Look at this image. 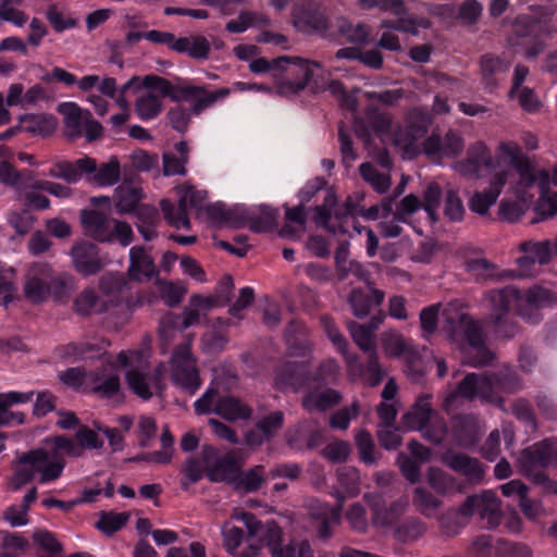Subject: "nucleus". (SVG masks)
Here are the masks:
<instances>
[{
  "instance_id": "60",
  "label": "nucleus",
  "mask_w": 557,
  "mask_h": 557,
  "mask_svg": "<svg viewBox=\"0 0 557 557\" xmlns=\"http://www.w3.org/2000/svg\"><path fill=\"white\" fill-rule=\"evenodd\" d=\"M40 190L37 187L24 186L17 193L21 198L24 199V205L27 208H34L37 210H46L50 207V200L38 193Z\"/></svg>"
},
{
  "instance_id": "7",
  "label": "nucleus",
  "mask_w": 557,
  "mask_h": 557,
  "mask_svg": "<svg viewBox=\"0 0 557 557\" xmlns=\"http://www.w3.org/2000/svg\"><path fill=\"white\" fill-rule=\"evenodd\" d=\"M491 302L490 318L495 326L498 336L511 338L519 326L515 318L510 314L511 307L519 298V292L515 287L508 286L502 289L491 290L487 294Z\"/></svg>"
},
{
  "instance_id": "20",
  "label": "nucleus",
  "mask_w": 557,
  "mask_h": 557,
  "mask_svg": "<svg viewBox=\"0 0 557 557\" xmlns=\"http://www.w3.org/2000/svg\"><path fill=\"white\" fill-rule=\"evenodd\" d=\"M512 175V170L498 169L490 182L488 189L475 193L469 200V208L472 212L484 215L488 209L496 202L504 186Z\"/></svg>"
},
{
  "instance_id": "52",
  "label": "nucleus",
  "mask_w": 557,
  "mask_h": 557,
  "mask_svg": "<svg viewBox=\"0 0 557 557\" xmlns=\"http://www.w3.org/2000/svg\"><path fill=\"white\" fill-rule=\"evenodd\" d=\"M519 249L522 252L531 253L532 258L541 264L546 265L552 261L549 245L547 239L533 242L528 240L520 244Z\"/></svg>"
},
{
  "instance_id": "14",
  "label": "nucleus",
  "mask_w": 557,
  "mask_h": 557,
  "mask_svg": "<svg viewBox=\"0 0 557 557\" xmlns=\"http://www.w3.org/2000/svg\"><path fill=\"white\" fill-rule=\"evenodd\" d=\"M513 169L509 163L508 166L503 168L499 163L493 166V157L487 146L482 141H476L469 146L467 157L454 164V170L460 175L469 178L480 177L481 169Z\"/></svg>"
},
{
  "instance_id": "64",
  "label": "nucleus",
  "mask_w": 557,
  "mask_h": 557,
  "mask_svg": "<svg viewBox=\"0 0 557 557\" xmlns=\"http://www.w3.org/2000/svg\"><path fill=\"white\" fill-rule=\"evenodd\" d=\"M535 211L540 215V219L533 220V223L554 216L557 213V193L549 195L547 190L541 191Z\"/></svg>"
},
{
  "instance_id": "15",
  "label": "nucleus",
  "mask_w": 557,
  "mask_h": 557,
  "mask_svg": "<svg viewBox=\"0 0 557 557\" xmlns=\"http://www.w3.org/2000/svg\"><path fill=\"white\" fill-rule=\"evenodd\" d=\"M202 458L207 475L212 482H227L234 484L238 479L239 465L231 454L218 456L211 446L202 448Z\"/></svg>"
},
{
  "instance_id": "2",
  "label": "nucleus",
  "mask_w": 557,
  "mask_h": 557,
  "mask_svg": "<svg viewBox=\"0 0 557 557\" xmlns=\"http://www.w3.org/2000/svg\"><path fill=\"white\" fill-rule=\"evenodd\" d=\"M443 314L445 319L443 331L450 342L460 347L468 345L474 351V356L470 357V364L473 367L490 364L495 356L485 346L481 325L469 314L454 307L446 308Z\"/></svg>"
},
{
  "instance_id": "49",
  "label": "nucleus",
  "mask_w": 557,
  "mask_h": 557,
  "mask_svg": "<svg viewBox=\"0 0 557 557\" xmlns=\"http://www.w3.org/2000/svg\"><path fill=\"white\" fill-rule=\"evenodd\" d=\"M525 301L536 308L550 307L557 304V294L543 286H533L527 290Z\"/></svg>"
},
{
  "instance_id": "28",
  "label": "nucleus",
  "mask_w": 557,
  "mask_h": 557,
  "mask_svg": "<svg viewBox=\"0 0 557 557\" xmlns=\"http://www.w3.org/2000/svg\"><path fill=\"white\" fill-rule=\"evenodd\" d=\"M381 322V318H372L371 321L366 324L356 322H349L347 324L350 336L363 352L371 354V351H376L374 331L379 327Z\"/></svg>"
},
{
  "instance_id": "24",
  "label": "nucleus",
  "mask_w": 557,
  "mask_h": 557,
  "mask_svg": "<svg viewBox=\"0 0 557 557\" xmlns=\"http://www.w3.org/2000/svg\"><path fill=\"white\" fill-rule=\"evenodd\" d=\"M71 256L75 270L85 276L100 272L103 267L97 245L90 242L83 240L75 244Z\"/></svg>"
},
{
  "instance_id": "58",
  "label": "nucleus",
  "mask_w": 557,
  "mask_h": 557,
  "mask_svg": "<svg viewBox=\"0 0 557 557\" xmlns=\"http://www.w3.org/2000/svg\"><path fill=\"white\" fill-rule=\"evenodd\" d=\"M355 441L359 450L360 459L367 465L375 463L374 442L371 434L366 430H360L356 434Z\"/></svg>"
},
{
  "instance_id": "43",
  "label": "nucleus",
  "mask_w": 557,
  "mask_h": 557,
  "mask_svg": "<svg viewBox=\"0 0 557 557\" xmlns=\"http://www.w3.org/2000/svg\"><path fill=\"white\" fill-rule=\"evenodd\" d=\"M89 175H91L89 181L98 186H112L120 180V163L116 159H111L100 166L97 165V170Z\"/></svg>"
},
{
  "instance_id": "1",
  "label": "nucleus",
  "mask_w": 557,
  "mask_h": 557,
  "mask_svg": "<svg viewBox=\"0 0 557 557\" xmlns=\"http://www.w3.org/2000/svg\"><path fill=\"white\" fill-rule=\"evenodd\" d=\"M74 288V278L65 272H55L49 263L35 262L25 273L23 295L32 305H41L49 298L65 302Z\"/></svg>"
},
{
  "instance_id": "18",
  "label": "nucleus",
  "mask_w": 557,
  "mask_h": 557,
  "mask_svg": "<svg viewBox=\"0 0 557 557\" xmlns=\"http://www.w3.org/2000/svg\"><path fill=\"white\" fill-rule=\"evenodd\" d=\"M364 497L372 512L371 521L377 528L392 525L406 511L409 504L406 497L394 500L388 505L381 495L367 494Z\"/></svg>"
},
{
  "instance_id": "16",
  "label": "nucleus",
  "mask_w": 557,
  "mask_h": 557,
  "mask_svg": "<svg viewBox=\"0 0 557 557\" xmlns=\"http://www.w3.org/2000/svg\"><path fill=\"white\" fill-rule=\"evenodd\" d=\"M294 26L306 34H324L329 23L324 9L317 2H305L293 9Z\"/></svg>"
},
{
  "instance_id": "45",
  "label": "nucleus",
  "mask_w": 557,
  "mask_h": 557,
  "mask_svg": "<svg viewBox=\"0 0 557 557\" xmlns=\"http://www.w3.org/2000/svg\"><path fill=\"white\" fill-rule=\"evenodd\" d=\"M264 472L265 468L263 466H256L242 474L238 472V479L234 484L246 493L256 492L265 481Z\"/></svg>"
},
{
  "instance_id": "56",
  "label": "nucleus",
  "mask_w": 557,
  "mask_h": 557,
  "mask_svg": "<svg viewBox=\"0 0 557 557\" xmlns=\"http://www.w3.org/2000/svg\"><path fill=\"white\" fill-rule=\"evenodd\" d=\"M157 283L160 286V296L162 300L165 302V305L169 307L177 306L182 301L184 295L187 292L184 286L174 284L172 282H164L158 280Z\"/></svg>"
},
{
  "instance_id": "34",
  "label": "nucleus",
  "mask_w": 557,
  "mask_h": 557,
  "mask_svg": "<svg viewBox=\"0 0 557 557\" xmlns=\"http://www.w3.org/2000/svg\"><path fill=\"white\" fill-rule=\"evenodd\" d=\"M397 16L396 21L384 18L380 23V27H388L394 28L397 32H403L407 34H411L417 36L419 34V28H428L430 26V22L426 18L420 17H411L407 15V9L404 5V12L401 14H394Z\"/></svg>"
},
{
  "instance_id": "25",
  "label": "nucleus",
  "mask_w": 557,
  "mask_h": 557,
  "mask_svg": "<svg viewBox=\"0 0 557 557\" xmlns=\"http://www.w3.org/2000/svg\"><path fill=\"white\" fill-rule=\"evenodd\" d=\"M158 274L153 259L145 247L134 246L129 249L127 275L132 281L147 282Z\"/></svg>"
},
{
  "instance_id": "5",
  "label": "nucleus",
  "mask_w": 557,
  "mask_h": 557,
  "mask_svg": "<svg viewBox=\"0 0 557 557\" xmlns=\"http://www.w3.org/2000/svg\"><path fill=\"white\" fill-rule=\"evenodd\" d=\"M498 150L510 160L511 166L519 174L515 193L518 194L519 188H529L534 184H537L541 191L547 190L550 184L557 185V164L554 165L552 174L545 169L536 171L521 147L512 141L500 143Z\"/></svg>"
},
{
  "instance_id": "47",
  "label": "nucleus",
  "mask_w": 557,
  "mask_h": 557,
  "mask_svg": "<svg viewBox=\"0 0 557 557\" xmlns=\"http://www.w3.org/2000/svg\"><path fill=\"white\" fill-rule=\"evenodd\" d=\"M358 370L362 380L369 386L379 385L383 381L385 374L384 369L379 362L377 351H371V354H368L366 367H358Z\"/></svg>"
},
{
  "instance_id": "59",
  "label": "nucleus",
  "mask_w": 557,
  "mask_h": 557,
  "mask_svg": "<svg viewBox=\"0 0 557 557\" xmlns=\"http://www.w3.org/2000/svg\"><path fill=\"white\" fill-rule=\"evenodd\" d=\"M284 414L282 411H274L258 421V430L263 433V438L270 441L283 428Z\"/></svg>"
},
{
  "instance_id": "50",
  "label": "nucleus",
  "mask_w": 557,
  "mask_h": 557,
  "mask_svg": "<svg viewBox=\"0 0 557 557\" xmlns=\"http://www.w3.org/2000/svg\"><path fill=\"white\" fill-rule=\"evenodd\" d=\"M446 434L447 424L445 419L434 411L424 430L422 431L423 437L433 444H440L444 441Z\"/></svg>"
},
{
  "instance_id": "57",
  "label": "nucleus",
  "mask_w": 557,
  "mask_h": 557,
  "mask_svg": "<svg viewBox=\"0 0 557 557\" xmlns=\"http://www.w3.org/2000/svg\"><path fill=\"white\" fill-rule=\"evenodd\" d=\"M230 94L231 90L228 88H220L210 92L205 89V94L195 98V102L191 106V113L195 115L200 114L203 110L213 106L218 100L226 98Z\"/></svg>"
},
{
  "instance_id": "23",
  "label": "nucleus",
  "mask_w": 557,
  "mask_h": 557,
  "mask_svg": "<svg viewBox=\"0 0 557 557\" xmlns=\"http://www.w3.org/2000/svg\"><path fill=\"white\" fill-rule=\"evenodd\" d=\"M510 65L511 60L505 54H483L480 59V74L484 89L488 92L494 91Z\"/></svg>"
},
{
  "instance_id": "26",
  "label": "nucleus",
  "mask_w": 557,
  "mask_h": 557,
  "mask_svg": "<svg viewBox=\"0 0 557 557\" xmlns=\"http://www.w3.org/2000/svg\"><path fill=\"white\" fill-rule=\"evenodd\" d=\"M42 460L44 449H34L24 453L18 458V466L12 479L13 488H21L24 484L30 482L36 473H40Z\"/></svg>"
},
{
  "instance_id": "32",
  "label": "nucleus",
  "mask_w": 557,
  "mask_h": 557,
  "mask_svg": "<svg viewBox=\"0 0 557 557\" xmlns=\"http://www.w3.org/2000/svg\"><path fill=\"white\" fill-rule=\"evenodd\" d=\"M178 53H186L193 59H207L210 52V42L200 35H191L177 38L175 50Z\"/></svg>"
},
{
  "instance_id": "62",
  "label": "nucleus",
  "mask_w": 557,
  "mask_h": 557,
  "mask_svg": "<svg viewBox=\"0 0 557 557\" xmlns=\"http://www.w3.org/2000/svg\"><path fill=\"white\" fill-rule=\"evenodd\" d=\"M75 440L78 443V446L83 447V454L85 449H99L103 447V440L100 438L99 434L86 426L81 425L75 433Z\"/></svg>"
},
{
  "instance_id": "30",
  "label": "nucleus",
  "mask_w": 557,
  "mask_h": 557,
  "mask_svg": "<svg viewBox=\"0 0 557 557\" xmlns=\"http://www.w3.org/2000/svg\"><path fill=\"white\" fill-rule=\"evenodd\" d=\"M434 410L430 403V396L420 397L412 408L404 414L403 423L409 430L422 431L431 419Z\"/></svg>"
},
{
  "instance_id": "33",
  "label": "nucleus",
  "mask_w": 557,
  "mask_h": 557,
  "mask_svg": "<svg viewBox=\"0 0 557 557\" xmlns=\"http://www.w3.org/2000/svg\"><path fill=\"white\" fill-rule=\"evenodd\" d=\"M215 413L228 421L244 420L250 418L252 410L238 398L224 396L219 398Z\"/></svg>"
},
{
  "instance_id": "53",
  "label": "nucleus",
  "mask_w": 557,
  "mask_h": 557,
  "mask_svg": "<svg viewBox=\"0 0 557 557\" xmlns=\"http://www.w3.org/2000/svg\"><path fill=\"white\" fill-rule=\"evenodd\" d=\"M129 518L128 513L125 512H103L96 523V528L101 532L110 535L122 529Z\"/></svg>"
},
{
  "instance_id": "10",
  "label": "nucleus",
  "mask_w": 557,
  "mask_h": 557,
  "mask_svg": "<svg viewBox=\"0 0 557 557\" xmlns=\"http://www.w3.org/2000/svg\"><path fill=\"white\" fill-rule=\"evenodd\" d=\"M430 125V116L419 109L412 110L406 124L393 134V144L411 159L421 152V141L424 139Z\"/></svg>"
},
{
  "instance_id": "31",
  "label": "nucleus",
  "mask_w": 557,
  "mask_h": 557,
  "mask_svg": "<svg viewBox=\"0 0 557 557\" xmlns=\"http://www.w3.org/2000/svg\"><path fill=\"white\" fill-rule=\"evenodd\" d=\"M92 391L103 397H112L120 389V377L113 366H108L100 372L90 373Z\"/></svg>"
},
{
  "instance_id": "46",
  "label": "nucleus",
  "mask_w": 557,
  "mask_h": 557,
  "mask_svg": "<svg viewBox=\"0 0 557 557\" xmlns=\"http://www.w3.org/2000/svg\"><path fill=\"white\" fill-rule=\"evenodd\" d=\"M271 557H314L311 546L306 541H289L287 544H278L272 552Z\"/></svg>"
},
{
  "instance_id": "42",
  "label": "nucleus",
  "mask_w": 557,
  "mask_h": 557,
  "mask_svg": "<svg viewBox=\"0 0 557 557\" xmlns=\"http://www.w3.org/2000/svg\"><path fill=\"white\" fill-rule=\"evenodd\" d=\"M116 196L115 211L120 214L135 212L140 206L141 190L136 187L121 185L116 188Z\"/></svg>"
},
{
  "instance_id": "22",
  "label": "nucleus",
  "mask_w": 557,
  "mask_h": 557,
  "mask_svg": "<svg viewBox=\"0 0 557 557\" xmlns=\"http://www.w3.org/2000/svg\"><path fill=\"white\" fill-rule=\"evenodd\" d=\"M302 361H286L275 373V383L280 389L298 391L304 387L310 376V355Z\"/></svg>"
},
{
  "instance_id": "29",
  "label": "nucleus",
  "mask_w": 557,
  "mask_h": 557,
  "mask_svg": "<svg viewBox=\"0 0 557 557\" xmlns=\"http://www.w3.org/2000/svg\"><path fill=\"white\" fill-rule=\"evenodd\" d=\"M341 400L342 395L335 389H312L302 398V406L309 412L325 411L339 404Z\"/></svg>"
},
{
  "instance_id": "35",
  "label": "nucleus",
  "mask_w": 557,
  "mask_h": 557,
  "mask_svg": "<svg viewBox=\"0 0 557 557\" xmlns=\"http://www.w3.org/2000/svg\"><path fill=\"white\" fill-rule=\"evenodd\" d=\"M35 176L30 171H17L12 164L3 160L0 162V182L18 191L22 187L30 186Z\"/></svg>"
},
{
  "instance_id": "9",
  "label": "nucleus",
  "mask_w": 557,
  "mask_h": 557,
  "mask_svg": "<svg viewBox=\"0 0 557 557\" xmlns=\"http://www.w3.org/2000/svg\"><path fill=\"white\" fill-rule=\"evenodd\" d=\"M171 380L185 393L195 394L201 385L196 360L190 352V339L178 345L171 357Z\"/></svg>"
},
{
  "instance_id": "38",
  "label": "nucleus",
  "mask_w": 557,
  "mask_h": 557,
  "mask_svg": "<svg viewBox=\"0 0 557 557\" xmlns=\"http://www.w3.org/2000/svg\"><path fill=\"white\" fill-rule=\"evenodd\" d=\"M22 128L29 133L47 136L54 132L57 123L52 115L27 114L21 119Z\"/></svg>"
},
{
  "instance_id": "61",
  "label": "nucleus",
  "mask_w": 557,
  "mask_h": 557,
  "mask_svg": "<svg viewBox=\"0 0 557 557\" xmlns=\"http://www.w3.org/2000/svg\"><path fill=\"white\" fill-rule=\"evenodd\" d=\"M221 532L224 547L230 554L235 555L244 540L243 530L238 527L232 525L228 522H225L222 525Z\"/></svg>"
},
{
  "instance_id": "12",
  "label": "nucleus",
  "mask_w": 557,
  "mask_h": 557,
  "mask_svg": "<svg viewBox=\"0 0 557 557\" xmlns=\"http://www.w3.org/2000/svg\"><path fill=\"white\" fill-rule=\"evenodd\" d=\"M519 461L527 475L532 476L536 483H545L547 475L542 469L557 462V442L544 440L523 449Z\"/></svg>"
},
{
  "instance_id": "13",
  "label": "nucleus",
  "mask_w": 557,
  "mask_h": 557,
  "mask_svg": "<svg viewBox=\"0 0 557 557\" xmlns=\"http://www.w3.org/2000/svg\"><path fill=\"white\" fill-rule=\"evenodd\" d=\"M178 194V215L173 218L171 210L173 209V202L169 199H162L160 207L163 212L165 221L173 227L186 228L190 227V221L188 218V208L195 210H206L207 191L197 190L193 186H182L177 189Z\"/></svg>"
},
{
  "instance_id": "19",
  "label": "nucleus",
  "mask_w": 557,
  "mask_h": 557,
  "mask_svg": "<svg viewBox=\"0 0 557 557\" xmlns=\"http://www.w3.org/2000/svg\"><path fill=\"white\" fill-rule=\"evenodd\" d=\"M164 367L159 364L152 374L139 368H132L126 372L128 387L141 399L147 400L162 388Z\"/></svg>"
},
{
  "instance_id": "41",
  "label": "nucleus",
  "mask_w": 557,
  "mask_h": 557,
  "mask_svg": "<svg viewBox=\"0 0 557 557\" xmlns=\"http://www.w3.org/2000/svg\"><path fill=\"white\" fill-rule=\"evenodd\" d=\"M162 100L151 91H147L135 101V112L143 121L156 119L162 112Z\"/></svg>"
},
{
  "instance_id": "37",
  "label": "nucleus",
  "mask_w": 557,
  "mask_h": 557,
  "mask_svg": "<svg viewBox=\"0 0 557 557\" xmlns=\"http://www.w3.org/2000/svg\"><path fill=\"white\" fill-rule=\"evenodd\" d=\"M426 532L425 523L417 517H408L394 530V537L400 543L418 541Z\"/></svg>"
},
{
  "instance_id": "55",
  "label": "nucleus",
  "mask_w": 557,
  "mask_h": 557,
  "mask_svg": "<svg viewBox=\"0 0 557 557\" xmlns=\"http://www.w3.org/2000/svg\"><path fill=\"white\" fill-rule=\"evenodd\" d=\"M260 540L268 547L269 553L283 542V530L274 520H268L261 525Z\"/></svg>"
},
{
  "instance_id": "17",
  "label": "nucleus",
  "mask_w": 557,
  "mask_h": 557,
  "mask_svg": "<svg viewBox=\"0 0 557 557\" xmlns=\"http://www.w3.org/2000/svg\"><path fill=\"white\" fill-rule=\"evenodd\" d=\"M442 461L455 472L460 473L470 485H479L484 481L486 467L476 458L465 453L447 450Z\"/></svg>"
},
{
  "instance_id": "11",
  "label": "nucleus",
  "mask_w": 557,
  "mask_h": 557,
  "mask_svg": "<svg viewBox=\"0 0 557 557\" xmlns=\"http://www.w3.org/2000/svg\"><path fill=\"white\" fill-rule=\"evenodd\" d=\"M458 513L467 518L478 515L487 529H495L503 518L502 502L493 491L484 490L469 495L459 506Z\"/></svg>"
},
{
  "instance_id": "44",
  "label": "nucleus",
  "mask_w": 557,
  "mask_h": 557,
  "mask_svg": "<svg viewBox=\"0 0 557 557\" xmlns=\"http://www.w3.org/2000/svg\"><path fill=\"white\" fill-rule=\"evenodd\" d=\"M73 308L81 315H89L106 310L103 302L92 289L83 290L74 300Z\"/></svg>"
},
{
  "instance_id": "63",
  "label": "nucleus",
  "mask_w": 557,
  "mask_h": 557,
  "mask_svg": "<svg viewBox=\"0 0 557 557\" xmlns=\"http://www.w3.org/2000/svg\"><path fill=\"white\" fill-rule=\"evenodd\" d=\"M320 320L330 341L341 354L346 356L348 343L343 334L338 331L334 321L329 315H322Z\"/></svg>"
},
{
  "instance_id": "36",
  "label": "nucleus",
  "mask_w": 557,
  "mask_h": 557,
  "mask_svg": "<svg viewBox=\"0 0 557 557\" xmlns=\"http://www.w3.org/2000/svg\"><path fill=\"white\" fill-rule=\"evenodd\" d=\"M305 327L298 321H292L285 329V339L288 345V350L292 355L307 357L311 352V345L309 342L298 338L302 335Z\"/></svg>"
},
{
  "instance_id": "39",
  "label": "nucleus",
  "mask_w": 557,
  "mask_h": 557,
  "mask_svg": "<svg viewBox=\"0 0 557 557\" xmlns=\"http://www.w3.org/2000/svg\"><path fill=\"white\" fill-rule=\"evenodd\" d=\"M337 30L351 44L366 45L370 41L371 28L366 23L352 24L346 18H341L337 22Z\"/></svg>"
},
{
  "instance_id": "6",
  "label": "nucleus",
  "mask_w": 557,
  "mask_h": 557,
  "mask_svg": "<svg viewBox=\"0 0 557 557\" xmlns=\"http://www.w3.org/2000/svg\"><path fill=\"white\" fill-rule=\"evenodd\" d=\"M84 232L100 243H110L115 237L124 247L133 242V231L126 222L115 220L97 210H82Z\"/></svg>"
},
{
  "instance_id": "27",
  "label": "nucleus",
  "mask_w": 557,
  "mask_h": 557,
  "mask_svg": "<svg viewBox=\"0 0 557 557\" xmlns=\"http://www.w3.org/2000/svg\"><path fill=\"white\" fill-rule=\"evenodd\" d=\"M384 300V292L369 286V293L355 288L351 290L348 302L355 317L363 318L371 311L373 305L380 306Z\"/></svg>"
},
{
  "instance_id": "40",
  "label": "nucleus",
  "mask_w": 557,
  "mask_h": 557,
  "mask_svg": "<svg viewBox=\"0 0 557 557\" xmlns=\"http://www.w3.org/2000/svg\"><path fill=\"white\" fill-rule=\"evenodd\" d=\"M412 504L422 516L433 518L436 516L443 502L435 497L430 491L423 487H417L413 491Z\"/></svg>"
},
{
  "instance_id": "21",
  "label": "nucleus",
  "mask_w": 557,
  "mask_h": 557,
  "mask_svg": "<svg viewBox=\"0 0 557 557\" xmlns=\"http://www.w3.org/2000/svg\"><path fill=\"white\" fill-rule=\"evenodd\" d=\"M97 170V161L94 158L84 156L74 161L55 162L48 171L47 175L53 178L65 181L67 184L79 182L84 174L89 175Z\"/></svg>"
},
{
  "instance_id": "48",
  "label": "nucleus",
  "mask_w": 557,
  "mask_h": 557,
  "mask_svg": "<svg viewBox=\"0 0 557 557\" xmlns=\"http://www.w3.org/2000/svg\"><path fill=\"white\" fill-rule=\"evenodd\" d=\"M359 170L363 180L371 184L377 193L383 194L389 188V176L379 172L371 163H362Z\"/></svg>"
},
{
  "instance_id": "3",
  "label": "nucleus",
  "mask_w": 557,
  "mask_h": 557,
  "mask_svg": "<svg viewBox=\"0 0 557 557\" xmlns=\"http://www.w3.org/2000/svg\"><path fill=\"white\" fill-rule=\"evenodd\" d=\"M518 381L516 374L510 369H505L498 373H468L458 384L455 391L445 398V406L449 408L458 397L472 400L479 397L484 400H498L499 392L513 393L517 391Z\"/></svg>"
},
{
  "instance_id": "54",
  "label": "nucleus",
  "mask_w": 557,
  "mask_h": 557,
  "mask_svg": "<svg viewBox=\"0 0 557 557\" xmlns=\"http://www.w3.org/2000/svg\"><path fill=\"white\" fill-rule=\"evenodd\" d=\"M20 4H22L21 0H3L0 3V20L18 27L23 26L27 22V15L16 8Z\"/></svg>"
},
{
  "instance_id": "51",
  "label": "nucleus",
  "mask_w": 557,
  "mask_h": 557,
  "mask_svg": "<svg viewBox=\"0 0 557 557\" xmlns=\"http://www.w3.org/2000/svg\"><path fill=\"white\" fill-rule=\"evenodd\" d=\"M430 486L438 494L445 495L454 490L456 480L438 468H431L428 473Z\"/></svg>"
},
{
  "instance_id": "8",
  "label": "nucleus",
  "mask_w": 557,
  "mask_h": 557,
  "mask_svg": "<svg viewBox=\"0 0 557 557\" xmlns=\"http://www.w3.org/2000/svg\"><path fill=\"white\" fill-rule=\"evenodd\" d=\"M58 112L63 117L65 135L75 139L85 136L88 141L98 139L103 132L102 125L92 119L88 110H84L75 102H62Z\"/></svg>"
},
{
  "instance_id": "4",
  "label": "nucleus",
  "mask_w": 557,
  "mask_h": 557,
  "mask_svg": "<svg viewBox=\"0 0 557 557\" xmlns=\"http://www.w3.org/2000/svg\"><path fill=\"white\" fill-rule=\"evenodd\" d=\"M321 67L315 61H309L299 57H278L273 60L258 58L249 63V70L255 74H263L269 71H282L285 78L277 89L281 95H296L304 90L313 76L312 67Z\"/></svg>"
}]
</instances>
